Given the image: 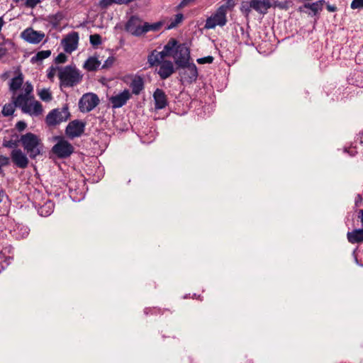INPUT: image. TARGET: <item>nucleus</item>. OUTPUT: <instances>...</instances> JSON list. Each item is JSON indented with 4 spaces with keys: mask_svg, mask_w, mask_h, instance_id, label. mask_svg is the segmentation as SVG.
<instances>
[{
    "mask_svg": "<svg viewBox=\"0 0 363 363\" xmlns=\"http://www.w3.org/2000/svg\"><path fill=\"white\" fill-rule=\"evenodd\" d=\"M99 99L96 94L86 93L79 101V109L82 113L90 112L99 105Z\"/></svg>",
    "mask_w": 363,
    "mask_h": 363,
    "instance_id": "obj_8",
    "label": "nucleus"
},
{
    "mask_svg": "<svg viewBox=\"0 0 363 363\" xmlns=\"http://www.w3.org/2000/svg\"><path fill=\"white\" fill-rule=\"evenodd\" d=\"M155 101V108L160 110L164 108L168 105L167 96L165 92L161 89H156L153 93Z\"/></svg>",
    "mask_w": 363,
    "mask_h": 363,
    "instance_id": "obj_17",
    "label": "nucleus"
},
{
    "mask_svg": "<svg viewBox=\"0 0 363 363\" xmlns=\"http://www.w3.org/2000/svg\"><path fill=\"white\" fill-rule=\"evenodd\" d=\"M79 43V35L77 32L73 31L62 40L64 50L67 53H72L77 50Z\"/></svg>",
    "mask_w": 363,
    "mask_h": 363,
    "instance_id": "obj_13",
    "label": "nucleus"
},
{
    "mask_svg": "<svg viewBox=\"0 0 363 363\" xmlns=\"http://www.w3.org/2000/svg\"><path fill=\"white\" fill-rule=\"evenodd\" d=\"M177 69H179V75L182 84H191L196 81L199 74L197 67L194 62H189L185 64V66L177 67Z\"/></svg>",
    "mask_w": 363,
    "mask_h": 363,
    "instance_id": "obj_7",
    "label": "nucleus"
},
{
    "mask_svg": "<svg viewBox=\"0 0 363 363\" xmlns=\"http://www.w3.org/2000/svg\"><path fill=\"white\" fill-rule=\"evenodd\" d=\"M53 140L56 143L52 146L51 151L57 158L67 159L74 153V146L65 137L55 136Z\"/></svg>",
    "mask_w": 363,
    "mask_h": 363,
    "instance_id": "obj_4",
    "label": "nucleus"
},
{
    "mask_svg": "<svg viewBox=\"0 0 363 363\" xmlns=\"http://www.w3.org/2000/svg\"><path fill=\"white\" fill-rule=\"evenodd\" d=\"M162 26V22L158 21L153 23H144V34L149 31H158Z\"/></svg>",
    "mask_w": 363,
    "mask_h": 363,
    "instance_id": "obj_29",
    "label": "nucleus"
},
{
    "mask_svg": "<svg viewBox=\"0 0 363 363\" xmlns=\"http://www.w3.org/2000/svg\"><path fill=\"white\" fill-rule=\"evenodd\" d=\"M184 20V15L182 13H177L175 15L174 19H170L169 23L167 26V30L176 28Z\"/></svg>",
    "mask_w": 363,
    "mask_h": 363,
    "instance_id": "obj_31",
    "label": "nucleus"
},
{
    "mask_svg": "<svg viewBox=\"0 0 363 363\" xmlns=\"http://www.w3.org/2000/svg\"><path fill=\"white\" fill-rule=\"evenodd\" d=\"M361 201H362V197H361V196L359 194V195L357 196V197L356 198V200H355V205H356V206H358L359 202H361Z\"/></svg>",
    "mask_w": 363,
    "mask_h": 363,
    "instance_id": "obj_54",
    "label": "nucleus"
},
{
    "mask_svg": "<svg viewBox=\"0 0 363 363\" xmlns=\"http://www.w3.org/2000/svg\"><path fill=\"white\" fill-rule=\"evenodd\" d=\"M172 57L174 59L177 67L185 66V64L191 62L189 48L184 43L179 44Z\"/></svg>",
    "mask_w": 363,
    "mask_h": 363,
    "instance_id": "obj_9",
    "label": "nucleus"
},
{
    "mask_svg": "<svg viewBox=\"0 0 363 363\" xmlns=\"http://www.w3.org/2000/svg\"><path fill=\"white\" fill-rule=\"evenodd\" d=\"M358 217L361 219V222L363 225V209L359 210Z\"/></svg>",
    "mask_w": 363,
    "mask_h": 363,
    "instance_id": "obj_53",
    "label": "nucleus"
},
{
    "mask_svg": "<svg viewBox=\"0 0 363 363\" xmlns=\"http://www.w3.org/2000/svg\"><path fill=\"white\" fill-rule=\"evenodd\" d=\"M11 161L19 169H26L29 164V157L21 149L12 150L10 153Z\"/></svg>",
    "mask_w": 363,
    "mask_h": 363,
    "instance_id": "obj_11",
    "label": "nucleus"
},
{
    "mask_svg": "<svg viewBox=\"0 0 363 363\" xmlns=\"http://www.w3.org/2000/svg\"><path fill=\"white\" fill-rule=\"evenodd\" d=\"M130 87L132 89V92L134 94H139L140 91L144 89V83L143 79L140 77L135 78L130 84Z\"/></svg>",
    "mask_w": 363,
    "mask_h": 363,
    "instance_id": "obj_23",
    "label": "nucleus"
},
{
    "mask_svg": "<svg viewBox=\"0 0 363 363\" xmlns=\"http://www.w3.org/2000/svg\"><path fill=\"white\" fill-rule=\"evenodd\" d=\"M344 152H347L351 156H354L357 153V151L354 149L347 147L344 149Z\"/></svg>",
    "mask_w": 363,
    "mask_h": 363,
    "instance_id": "obj_49",
    "label": "nucleus"
},
{
    "mask_svg": "<svg viewBox=\"0 0 363 363\" xmlns=\"http://www.w3.org/2000/svg\"><path fill=\"white\" fill-rule=\"evenodd\" d=\"M18 143H19L18 140L16 141V140H4L2 145L4 147L12 148L13 150H14V149H18L17 148Z\"/></svg>",
    "mask_w": 363,
    "mask_h": 363,
    "instance_id": "obj_40",
    "label": "nucleus"
},
{
    "mask_svg": "<svg viewBox=\"0 0 363 363\" xmlns=\"http://www.w3.org/2000/svg\"><path fill=\"white\" fill-rule=\"evenodd\" d=\"M228 6L221 5L216 12L206 20L205 28L207 29L215 28L217 26H224L227 23Z\"/></svg>",
    "mask_w": 363,
    "mask_h": 363,
    "instance_id": "obj_6",
    "label": "nucleus"
},
{
    "mask_svg": "<svg viewBox=\"0 0 363 363\" xmlns=\"http://www.w3.org/2000/svg\"><path fill=\"white\" fill-rule=\"evenodd\" d=\"M147 62L150 67H154L157 65H160L162 62L159 60L158 55H157V50H153L147 57Z\"/></svg>",
    "mask_w": 363,
    "mask_h": 363,
    "instance_id": "obj_33",
    "label": "nucleus"
},
{
    "mask_svg": "<svg viewBox=\"0 0 363 363\" xmlns=\"http://www.w3.org/2000/svg\"><path fill=\"white\" fill-rule=\"evenodd\" d=\"M55 69H56V68H55V67H52V66L50 67V72L48 73V77L49 79H51V78H52V77H53V76H54V74H55V73H54V72H55Z\"/></svg>",
    "mask_w": 363,
    "mask_h": 363,
    "instance_id": "obj_50",
    "label": "nucleus"
},
{
    "mask_svg": "<svg viewBox=\"0 0 363 363\" xmlns=\"http://www.w3.org/2000/svg\"><path fill=\"white\" fill-rule=\"evenodd\" d=\"M240 10L246 18H248L252 10V0L242 1L240 4Z\"/></svg>",
    "mask_w": 363,
    "mask_h": 363,
    "instance_id": "obj_26",
    "label": "nucleus"
},
{
    "mask_svg": "<svg viewBox=\"0 0 363 363\" xmlns=\"http://www.w3.org/2000/svg\"><path fill=\"white\" fill-rule=\"evenodd\" d=\"M70 117L69 107L65 104L62 108H54L50 111L45 118V123L48 126H55L67 121Z\"/></svg>",
    "mask_w": 363,
    "mask_h": 363,
    "instance_id": "obj_5",
    "label": "nucleus"
},
{
    "mask_svg": "<svg viewBox=\"0 0 363 363\" xmlns=\"http://www.w3.org/2000/svg\"><path fill=\"white\" fill-rule=\"evenodd\" d=\"M15 107L16 106H14V104L13 102L9 103V104H6L4 106L2 111H1L3 116H10L13 115L15 111Z\"/></svg>",
    "mask_w": 363,
    "mask_h": 363,
    "instance_id": "obj_34",
    "label": "nucleus"
},
{
    "mask_svg": "<svg viewBox=\"0 0 363 363\" xmlns=\"http://www.w3.org/2000/svg\"><path fill=\"white\" fill-rule=\"evenodd\" d=\"M54 203L51 201H47L38 208V213L40 216L47 217L51 215L54 211Z\"/></svg>",
    "mask_w": 363,
    "mask_h": 363,
    "instance_id": "obj_21",
    "label": "nucleus"
},
{
    "mask_svg": "<svg viewBox=\"0 0 363 363\" xmlns=\"http://www.w3.org/2000/svg\"><path fill=\"white\" fill-rule=\"evenodd\" d=\"M214 60V57L213 56H206L201 58H198L196 62L200 65L203 64H211Z\"/></svg>",
    "mask_w": 363,
    "mask_h": 363,
    "instance_id": "obj_41",
    "label": "nucleus"
},
{
    "mask_svg": "<svg viewBox=\"0 0 363 363\" xmlns=\"http://www.w3.org/2000/svg\"><path fill=\"white\" fill-rule=\"evenodd\" d=\"M327 9L330 12H335L337 10V7L335 5H330L329 4H327Z\"/></svg>",
    "mask_w": 363,
    "mask_h": 363,
    "instance_id": "obj_51",
    "label": "nucleus"
},
{
    "mask_svg": "<svg viewBox=\"0 0 363 363\" xmlns=\"http://www.w3.org/2000/svg\"><path fill=\"white\" fill-rule=\"evenodd\" d=\"M11 162V157H8L6 156L0 155V169L6 166L9 165Z\"/></svg>",
    "mask_w": 363,
    "mask_h": 363,
    "instance_id": "obj_42",
    "label": "nucleus"
},
{
    "mask_svg": "<svg viewBox=\"0 0 363 363\" xmlns=\"http://www.w3.org/2000/svg\"><path fill=\"white\" fill-rule=\"evenodd\" d=\"M135 0H101L100 1V5L102 7H107L112 4H128L130 2L134 1Z\"/></svg>",
    "mask_w": 363,
    "mask_h": 363,
    "instance_id": "obj_32",
    "label": "nucleus"
},
{
    "mask_svg": "<svg viewBox=\"0 0 363 363\" xmlns=\"http://www.w3.org/2000/svg\"><path fill=\"white\" fill-rule=\"evenodd\" d=\"M51 55L50 50H41L36 53L35 55L31 57L30 62L34 64L37 62H41L43 60L49 57Z\"/></svg>",
    "mask_w": 363,
    "mask_h": 363,
    "instance_id": "obj_25",
    "label": "nucleus"
},
{
    "mask_svg": "<svg viewBox=\"0 0 363 363\" xmlns=\"http://www.w3.org/2000/svg\"><path fill=\"white\" fill-rule=\"evenodd\" d=\"M14 236L17 239H21L27 237L29 234V229L26 226H17L13 230Z\"/></svg>",
    "mask_w": 363,
    "mask_h": 363,
    "instance_id": "obj_30",
    "label": "nucleus"
},
{
    "mask_svg": "<svg viewBox=\"0 0 363 363\" xmlns=\"http://www.w3.org/2000/svg\"><path fill=\"white\" fill-rule=\"evenodd\" d=\"M23 83V76L22 73H19L18 76L12 78L9 83V89L15 94L19 90Z\"/></svg>",
    "mask_w": 363,
    "mask_h": 363,
    "instance_id": "obj_20",
    "label": "nucleus"
},
{
    "mask_svg": "<svg viewBox=\"0 0 363 363\" xmlns=\"http://www.w3.org/2000/svg\"><path fill=\"white\" fill-rule=\"evenodd\" d=\"M178 45V41L175 38H170L167 43L164 46L163 50L168 53L169 56L172 57Z\"/></svg>",
    "mask_w": 363,
    "mask_h": 363,
    "instance_id": "obj_27",
    "label": "nucleus"
},
{
    "mask_svg": "<svg viewBox=\"0 0 363 363\" xmlns=\"http://www.w3.org/2000/svg\"><path fill=\"white\" fill-rule=\"evenodd\" d=\"M11 99L14 106L19 108L24 113L38 116L41 115L43 111L42 104L39 101H35V98L21 93L16 96H15V94H13Z\"/></svg>",
    "mask_w": 363,
    "mask_h": 363,
    "instance_id": "obj_2",
    "label": "nucleus"
},
{
    "mask_svg": "<svg viewBox=\"0 0 363 363\" xmlns=\"http://www.w3.org/2000/svg\"><path fill=\"white\" fill-rule=\"evenodd\" d=\"M90 43L94 46H98L101 44V36L99 34L91 35L89 37Z\"/></svg>",
    "mask_w": 363,
    "mask_h": 363,
    "instance_id": "obj_37",
    "label": "nucleus"
},
{
    "mask_svg": "<svg viewBox=\"0 0 363 363\" xmlns=\"http://www.w3.org/2000/svg\"><path fill=\"white\" fill-rule=\"evenodd\" d=\"M175 72L174 64L170 60H164L160 65L157 73L159 74L161 79L164 80L169 78L172 74Z\"/></svg>",
    "mask_w": 363,
    "mask_h": 363,
    "instance_id": "obj_16",
    "label": "nucleus"
},
{
    "mask_svg": "<svg viewBox=\"0 0 363 363\" xmlns=\"http://www.w3.org/2000/svg\"><path fill=\"white\" fill-rule=\"evenodd\" d=\"M24 92L22 93L23 94L27 95L30 97L34 98V96L33 94V87L30 82H26L25 83L24 87H23Z\"/></svg>",
    "mask_w": 363,
    "mask_h": 363,
    "instance_id": "obj_39",
    "label": "nucleus"
},
{
    "mask_svg": "<svg viewBox=\"0 0 363 363\" xmlns=\"http://www.w3.org/2000/svg\"><path fill=\"white\" fill-rule=\"evenodd\" d=\"M67 55L64 53H60L55 59V62L57 64H62L67 61Z\"/></svg>",
    "mask_w": 363,
    "mask_h": 363,
    "instance_id": "obj_46",
    "label": "nucleus"
},
{
    "mask_svg": "<svg viewBox=\"0 0 363 363\" xmlns=\"http://www.w3.org/2000/svg\"><path fill=\"white\" fill-rule=\"evenodd\" d=\"M44 37V33L36 31L32 28H26L21 33V38L31 44H38L40 43Z\"/></svg>",
    "mask_w": 363,
    "mask_h": 363,
    "instance_id": "obj_14",
    "label": "nucleus"
},
{
    "mask_svg": "<svg viewBox=\"0 0 363 363\" xmlns=\"http://www.w3.org/2000/svg\"><path fill=\"white\" fill-rule=\"evenodd\" d=\"M196 0H182L177 6V9L179 10L185 6L194 4Z\"/></svg>",
    "mask_w": 363,
    "mask_h": 363,
    "instance_id": "obj_45",
    "label": "nucleus"
},
{
    "mask_svg": "<svg viewBox=\"0 0 363 363\" xmlns=\"http://www.w3.org/2000/svg\"><path fill=\"white\" fill-rule=\"evenodd\" d=\"M85 125L86 123L82 121H72L65 128V134L70 139L80 137L84 132Z\"/></svg>",
    "mask_w": 363,
    "mask_h": 363,
    "instance_id": "obj_12",
    "label": "nucleus"
},
{
    "mask_svg": "<svg viewBox=\"0 0 363 363\" xmlns=\"http://www.w3.org/2000/svg\"><path fill=\"white\" fill-rule=\"evenodd\" d=\"M18 142L30 159L35 160L43 155L44 145L38 135L26 133L21 135Z\"/></svg>",
    "mask_w": 363,
    "mask_h": 363,
    "instance_id": "obj_1",
    "label": "nucleus"
},
{
    "mask_svg": "<svg viewBox=\"0 0 363 363\" xmlns=\"http://www.w3.org/2000/svg\"><path fill=\"white\" fill-rule=\"evenodd\" d=\"M347 238L352 244L363 242V228L354 229L347 232Z\"/></svg>",
    "mask_w": 363,
    "mask_h": 363,
    "instance_id": "obj_19",
    "label": "nucleus"
},
{
    "mask_svg": "<svg viewBox=\"0 0 363 363\" xmlns=\"http://www.w3.org/2000/svg\"><path fill=\"white\" fill-rule=\"evenodd\" d=\"M157 55H158V57H159V60H160V62L164 61L163 60L164 57L169 56V54L167 53L164 50H162L161 52L157 51Z\"/></svg>",
    "mask_w": 363,
    "mask_h": 363,
    "instance_id": "obj_48",
    "label": "nucleus"
},
{
    "mask_svg": "<svg viewBox=\"0 0 363 363\" xmlns=\"http://www.w3.org/2000/svg\"><path fill=\"white\" fill-rule=\"evenodd\" d=\"M357 140H359V143L361 144H363V130L361 132H359V133L358 134Z\"/></svg>",
    "mask_w": 363,
    "mask_h": 363,
    "instance_id": "obj_52",
    "label": "nucleus"
},
{
    "mask_svg": "<svg viewBox=\"0 0 363 363\" xmlns=\"http://www.w3.org/2000/svg\"><path fill=\"white\" fill-rule=\"evenodd\" d=\"M26 126H27L26 123L24 121H20L17 122L16 124V128L18 131H20V132H21L23 130H25Z\"/></svg>",
    "mask_w": 363,
    "mask_h": 363,
    "instance_id": "obj_47",
    "label": "nucleus"
},
{
    "mask_svg": "<svg viewBox=\"0 0 363 363\" xmlns=\"http://www.w3.org/2000/svg\"><path fill=\"white\" fill-rule=\"evenodd\" d=\"M252 9L260 14H266L272 7L270 0H252Z\"/></svg>",
    "mask_w": 363,
    "mask_h": 363,
    "instance_id": "obj_18",
    "label": "nucleus"
},
{
    "mask_svg": "<svg viewBox=\"0 0 363 363\" xmlns=\"http://www.w3.org/2000/svg\"><path fill=\"white\" fill-rule=\"evenodd\" d=\"M130 96L131 95L129 90L125 89L118 94L112 96L109 99V101L111 104L113 108H118L124 106L127 103L128 100L130 98Z\"/></svg>",
    "mask_w": 363,
    "mask_h": 363,
    "instance_id": "obj_15",
    "label": "nucleus"
},
{
    "mask_svg": "<svg viewBox=\"0 0 363 363\" xmlns=\"http://www.w3.org/2000/svg\"><path fill=\"white\" fill-rule=\"evenodd\" d=\"M40 99L44 101L49 102L52 100V96L50 91L47 89H43L38 92Z\"/></svg>",
    "mask_w": 363,
    "mask_h": 363,
    "instance_id": "obj_35",
    "label": "nucleus"
},
{
    "mask_svg": "<svg viewBox=\"0 0 363 363\" xmlns=\"http://www.w3.org/2000/svg\"><path fill=\"white\" fill-rule=\"evenodd\" d=\"M115 61V58L113 56L108 57L103 64L101 69H107L111 67Z\"/></svg>",
    "mask_w": 363,
    "mask_h": 363,
    "instance_id": "obj_44",
    "label": "nucleus"
},
{
    "mask_svg": "<svg viewBox=\"0 0 363 363\" xmlns=\"http://www.w3.org/2000/svg\"><path fill=\"white\" fill-rule=\"evenodd\" d=\"M324 4V0H318L313 3H306L304 4L303 7L311 9L313 14L315 15L322 10Z\"/></svg>",
    "mask_w": 363,
    "mask_h": 363,
    "instance_id": "obj_24",
    "label": "nucleus"
},
{
    "mask_svg": "<svg viewBox=\"0 0 363 363\" xmlns=\"http://www.w3.org/2000/svg\"><path fill=\"white\" fill-rule=\"evenodd\" d=\"M165 309L162 310L160 308L152 307V308H145L144 310V313L146 315H158L163 314Z\"/></svg>",
    "mask_w": 363,
    "mask_h": 363,
    "instance_id": "obj_36",
    "label": "nucleus"
},
{
    "mask_svg": "<svg viewBox=\"0 0 363 363\" xmlns=\"http://www.w3.org/2000/svg\"><path fill=\"white\" fill-rule=\"evenodd\" d=\"M7 44L12 45V43L7 40L0 43V59L6 56L8 52Z\"/></svg>",
    "mask_w": 363,
    "mask_h": 363,
    "instance_id": "obj_38",
    "label": "nucleus"
},
{
    "mask_svg": "<svg viewBox=\"0 0 363 363\" xmlns=\"http://www.w3.org/2000/svg\"><path fill=\"white\" fill-rule=\"evenodd\" d=\"M57 69L61 89L74 87L82 81L83 74L75 65L57 67Z\"/></svg>",
    "mask_w": 363,
    "mask_h": 363,
    "instance_id": "obj_3",
    "label": "nucleus"
},
{
    "mask_svg": "<svg viewBox=\"0 0 363 363\" xmlns=\"http://www.w3.org/2000/svg\"><path fill=\"white\" fill-rule=\"evenodd\" d=\"M101 61L96 57H89L84 64V68L89 72L96 71L100 66Z\"/></svg>",
    "mask_w": 363,
    "mask_h": 363,
    "instance_id": "obj_22",
    "label": "nucleus"
},
{
    "mask_svg": "<svg viewBox=\"0 0 363 363\" xmlns=\"http://www.w3.org/2000/svg\"><path fill=\"white\" fill-rule=\"evenodd\" d=\"M350 7L352 9H363V0H352Z\"/></svg>",
    "mask_w": 363,
    "mask_h": 363,
    "instance_id": "obj_43",
    "label": "nucleus"
},
{
    "mask_svg": "<svg viewBox=\"0 0 363 363\" xmlns=\"http://www.w3.org/2000/svg\"><path fill=\"white\" fill-rule=\"evenodd\" d=\"M64 17L65 16L63 13L59 11L55 14L49 16V22L52 25V28H57L60 26V23Z\"/></svg>",
    "mask_w": 363,
    "mask_h": 363,
    "instance_id": "obj_28",
    "label": "nucleus"
},
{
    "mask_svg": "<svg viewBox=\"0 0 363 363\" xmlns=\"http://www.w3.org/2000/svg\"><path fill=\"white\" fill-rule=\"evenodd\" d=\"M140 18L132 16L125 24V30L133 36L140 37L144 35V23Z\"/></svg>",
    "mask_w": 363,
    "mask_h": 363,
    "instance_id": "obj_10",
    "label": "nucleus"
}]
</instances>
